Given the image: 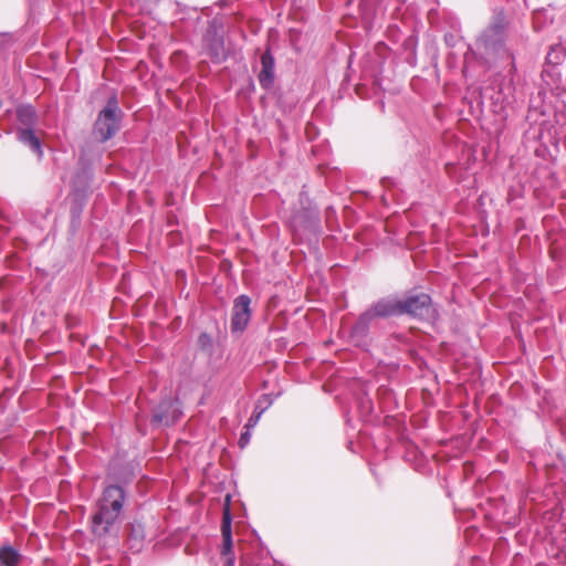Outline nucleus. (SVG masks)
I'll list each match as a JSON object with an SVG mask.
<instances>
[{
	"instance_id": "f257e3e1",
	"label": "nucleus",
	"mask_w": 566,
	"mask_h": 566,
	"mask_svg": "<svg viewBox=\"0 0 566 566\" xmlns=\"http://www.w3.org/2000/svg\"><path fill=\"white\" fill-rule=\"evenodd\" d=\"M509 21L503 11H495L489 25L480 33L475 41L478 56L489 66L501 60H509L510 72L516 70L515 56L506 48Z\"/></svg>"
},
{
	"instance_id": "f03ea898",
	"label": "nucleus",
	"mask_w": 566,
	"mask_h": 566,
	"mask_svg": "<svg viewBox=\"0 0 566 566\" xmlns=\"http://www.w3.org/2000/svg\"><path fill=\"white\" fill-rule=\"evenodd\" d=\"M127 492L123 485L104 486L91 517V531L95 537L103 538L118 530Z\"/></svg>"
},
{
	"instance_id": "7ed1b4c3",
	"label": "nucleus",
	"mask_w": 566,
	"mask_h": 566,
	"mask_svg": "<svg viewBox=\"0 0 566 566\" xmlns=\"http://www.w3.org/2000/svg\"><path fill=\"white\" fill-rule=\"evenodd\" d=\"M122 117L123 112L116 96L109 97L97 115L93 134L101 143L109 140L119 130Z\"/></svg>"
},
{
	"instance_id": "20e7f679",
	"label": "nucleus",
	"mask_w": 566,
	"mask_h": 566,
	"mask_svg": "<svg viewBox=\"0 0 566 566\" xmlns=\"http://www.w3.org/2000/svg\"><path fill=\"white\" fill-rule=\"evenodd\" d=\"M374 322L369 313L363 312L347 332L348 342L356 347L367 349L371 343L370 328Z\"/></svg>"
},
{
	"instance_id": "39448f33",
	"label": "nucleus",
	"mask_w": 566,
	"mask_h": 566,
	"mask_svg": "<svg viewBox=\"0 0 566 566\" xmlns=\"http://www.w3.org/2000/svg\"><path fill=\"white\" fill-rule=\"evenodd\" d=\"M400 305L401 314H409L419 318H431L434 313L431 297L426 293L409 295L400 300Z\"/></svg>"
},
{
	"instance_id": "423d86ee",
	"label": "nucleus",
	"mask_w": 566,
	"mask_h": 566,
	"mask_svg": "<svg viewBox=\"0 0 566 566\" xmlns=\"http://www.w3.org/2000/svg\"><path fill=\"white\" fill-rule=\"evenodd\" d=\"M180 401L178 399L165 398L155 408L153 422L165 426H172L181 417Z\"/></svg>"
},
{
	"instance_id": "0eeeda50",
	"label": "nucleus",
	"mask_w": 566,
	"mask_h": 566,
	"mask_svg": "<svg viewBox=\"0 0 566 566\" xmlns=\"http://www.w3.org/2000/svg\"><path fill=\"white\" fill-rule=\"evenodd\" d=\"M250 304L251 298L244 294L234 300L231 316V331L233 333H241L247 328L251 318Z\"/></svg>"
},
{
	"instance_id": "6e6552de",
	"label": "nucleus",
	"mask_w": 566,
	"mask_h": 566,
	"mask_svg": "<svg viewBox=\"0 0 566 566\" xmlns=\"http://www.w3.org/2000/svg\"><path fill=\"white\" fill-rule=\"evenodd\" d=\"M231 512L230 507L227 505L223 510L222 514V524H221V533H222V548L221 554L224 558V566H234V556L232 553L233 542H232V530H231Z\"/></svg>"
},
{
	"instance_id": "1a4fd4ad",
	"label": "nucleus",
	"mask_w": 566,
	"mask_h": 566,
	"mask_svg": "<svg viewBox=\"0 0 566 566\" xmlns=\"http://www.w3.org/2000/svg\"><path fill=\"white\" fill-rule=\"evenodd\" d=\"M207 55L213 63L220 64L227 59L223 36L209 29L203 38Z\"/></svg>"
},
{
	"instance_id": "9d476101",
	"label": "nucleus",
	"mask_w": 566,
	"mask_h": 566,
	"mask_svg": "<svg viewBox=\"0 0 566 566\" xmlns=\"http://www.w3.org/2000/svg\"><path fill=\"white\" fill-rule=\"evenodd\" d=\"M375 321L376 318H386L401 315L400 300L381 298L365 311Z\"/></svg>"
},
{
	"instance_id": "9b49d317",
	"label": "nucleus",
	"mask_w": 566,
	"mask_h": 566,
	"mask_svg": "<svg viewBox=\"0 0 566 566\" xmlns=\"http://www.w3.org/2000/svg\"><path fill=\"white\" fill-rule=\"evenodd\" d=\"M258 81L262 88L270 90L275 78V60L270 49L262 53L260 59Z\"/></svg>"
},
{
	"instance_id": "f8f14e48",
	"label": "nucleus",
	"mask_w": 566,
	"mask_h": 566,
	"mask_svg": "<svg viewBox=\"0 0 566 566\" xmlns=\"http://www.w3.org/2000/svg\"><path fill=\"white\" fill-rule=\"evenodd\" d=\"M319 223V213L316 208L304 207L296 211L292 218V224L295 229L315 230Z\"/></svg>"
},
{
	"instance_id": "ddd939ff",
	"label": "nucleus",
	"mask_w": 566,
	"mask_h": 566,
	"mask_svg": "<svg viewBox=\"0 0 566 566\" xmlns=\"http://www.w3.org/2000/svg\"><path fill=\"white\" fill-rule=\"evenodd\" d=\"M18 140L24 146L29 147L39 159L43 156L42 145L34 130L31 128H23L17 133Z\"/></svg>"
},
{
	"instance_id": "4468645a",
	"label": "nucleus",
	"mask_w": 566,
	"mask_h": 566,
	"mask_svg": "<svg viewBox=\"0 0 566 566\" xmlns=\"http://www.w3.org/2000/svg\"><path fill=\"white\" fill-rule=\"evenodd\" d=\"M21 558V554L11 545H4L0 548V563L2 566H18Z\"/></svg>"
},
{
	"instance_id": "2eb2a0df",
	"label": "nucleus",
	"mask_w": 566,
	"mask_h": 566,
	"mask_svg": "<svg viewBox=\"0 0 566 566\" xmlns=\"http://www.w3.org/2000/svg\"><path fill=\"white\" fill-rule=\"evenodd\" d=\"M34 111L31 106L21 107L18 109L19 120L25 125H30L34 122Z\"/></svg>"
},
{
	"instance_id": "dca6fc26",
	"label": "nucleus",
	"mask_w": 566,
	"mask_h": 566,
	"mask_svg": "<svg viewBox=\"0 0 566 566\" xmlns=\"http://www.w3.org/2000/svg\"><path fill=\"white\" fill-rule=\"evenodd\" d=\"M144 539V533L140 526H133L132 534L129 536V542H135L132 544V548L135 547L137 551L140 549L142 543Z\"/></svg>"
},
{
	"instance_id": "f3484780",
	"label": "nucleus",
	"mask_w": 566,
	"mask_h": 566,
	"mask_svg": "<svg viewBox=\"0 0 566 566\" xmlns=\"http://www.w3.org/2000/svg\"><path fill=\"white\" fill-rule=\"evenodd\" d=\"M272 399L268 395H263L258 399L254 411H260L262 408H264L265 411L272 405Z\"/></svg>"
},
{
	"instance_id": "a211bd4d",
	"label": "nucleus",
	"mask_w": 566,
	"mask_h": 566,
	"mask_svg": "<svg viewBox=\"0 0 566 566\" xmlns=\"http://www.w3.org/2000/svg\"><path fill=\"white\" fill-rule=\"evenodd\" d=\"M263 412H264V408H262L260 411H253L252 416L249 418V420L245 424V429L250 430L251 428H254L258 424V422L260 421Z\"/></svg>"
},
{
	"instance_id": "6ab92c4d",
	"label": "nucleus",
	"mask_w": 566,
	"mask_h": 566,
	"mask_svg": "<svg viewBox=\"0 0 566 566\" xmlns=\"http://www.w3.org/2000/svg\"><path fill=\"white\" fill-rule=\"evenodd\" d=\"M199 343L205 348L212 345V339L207 333H202L199 336Z\"/></svg>"
},
{
	"instance_id": "aec40b11",
	"label": "nucleus",
	"mask_w": 566,
	"mask_h": 566,
	"mask_svg": "<svg viewBox=\"0 0 566 566\" xmlns=\"http://www.w3.org/2000/svg\"><path fill=\"white\" fill-rule=\"evenodd\" d=\"M250 437L251 434L248 429L245 430V432L241 433V437L239 439V444L241 448H244L249 443Z\"/></svg>"
}]
</instances>
